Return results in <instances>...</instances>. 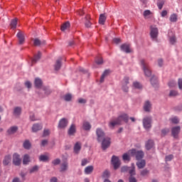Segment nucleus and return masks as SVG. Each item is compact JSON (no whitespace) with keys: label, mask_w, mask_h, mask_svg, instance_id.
<instances>
[{"label":"nucleus","mask_w":182,"mask_h":182,"mask_svg":"<svg viewBox=\"0 0 182 182\" xmlns=\"http://www.w3.org/2000/svg\"><path fill=\"white\" fill-rule=\"evenodd\" d=\"M76 133V125L71 124L70 127L68 129L69 136H73Z\"/></svg>","instance_id":"f3484780"},{"label":"nucleus","mask_w":182,"mask_h":182,"mask_svg":"<svg viewBox=\"0 0 182 182\" xmlns=\"http://www.w3.org/2000/svg\"><path fill=\"white\" fill-rule=\"evenodd\" d=\"M150 109H151V104H150V102H145V104L144 105V109L145 110V112H150Z\"/></svg>","instance_id":"bb28decb"},{"label":"nucleus","mask_w":182,"mask_h":182,"mask_svg":"<svg viewBox=\"0 0 182 182\" xmlns=\"http://www.w3.org/2000/svg\"><path fill=\"white\" fill-rule=\"evenodd\" d=\"M143 126L146 130L151 128V117H146L143 119Z\"/></svg>","instance_id":"20e7f679"},{"label":"nucleus","mask_w":182,"mask_h":182,"mask_svg":"<svg viewBox=\"0 0 182 182\" xmlns=\"http://www.w3.org/2000/svg\"><path fill=\"white\" fill-rule=\"evenodd\" d=\"M145 146H146V150H150V149H153V147L154 146V141H153V140H149L146 143Z\"/></svg>","instance_id":"aec40b11"},{"label":"nucleus","mask_w":182,"mask_h":182,"mask_svg":"<svg viewBox=\"0 0 182 182\" xmlns=\"http://www.w3.org/2000/svg\"><path fill=\"white\" fill-rule=\"evenodd\" d=\"M40 161H48L49 160V156L46 155H41L39 157Z\"/></svg>","instance_id":"4c0bfd02"},{"label":"nucleus","mask_w":182,"mask_h":182,"mask_svg":"<svg viewBox=\"0 0 182 182\" xmlns=\"http://www.w3.org/2000/svg\"><path fill=\"white\" fill-rule=\"evenodd\" d=\"M66 126H68V119L65 118L61 119L58 124V128L65 129Z\"/></svg>","instance_id":"4468645a"},{"label":"nucleus","mask_w":182,"mask_h":182,"mask_svg":"<svg viewBox=\"0 0 182 182\" xmlns=\"http://www.w3.org/2000/svg\"><path fill=\"white\" fill-rule=\"evenodd\" d=\"M168 86L169 87H174V86H176V82L175 81H170L168 82Z\"/></svg>","instance_id":"bf43d9fd"},{"label":"nucleus","mask_w":182,"mask_h":182,"mask_svg":"<svg viewBox=\"0 0 182 182\" xmlns=\"http://www.w3.org/2000/svg\"><path fill=\"white\" fill-rule=\"evenodd\" d=\"M23 147L24 149L29 150V149H31V142H29L28 140H26L23 143Z\"/></svg>","instance_id":"c9c22d12"},{"label":"nucleus","mask_w":182,"mask_h":182,"mask_svg":"<svg viewBox=\"0 0 182 182\" xmlns=\"http://www.w3.org/2000/svg\"><path fill=\"white\" fill-rule=\"evenodd\" d=\"M164 5V1L163 0H159L157 2V6L159 9H163V6Z\"/></svg>","instance_id":"ea45409f"},{"label":"nucleus","mask_w":182,"mask_h":182,"mask_svg":"<svg viewBox=\"0 0 182 182\" xmlns=\"http://www.w3.org/2000/svg\"><path fill=\"white\" fill-rule=\"evenodd\" d=\"M39 167H38V166H33L32 168L30 169V173H35V171H38Z\"/></svg>","instance_id":"de8ad7c7"},{"label":"nucleus","mask_w":182,"mask_h":182,"mask_svg":"<svg viewBox=\"0 0 182 182\" xmlns=\"http://www.w3.org/2000/svg\"><path fill=\"white\" fill-rule=\"evenodd\" d=\"M121 50L122 52H125V53H130L132 52V49L130 48V44L124 43L122 44L121 46Z\"/></svg>","instance_id":"9d476101"},{"label":"nucleus","mask_w":182,"mask_h":182,"mask_svg":"<svg viewBox=\"0 0 182 182\" xmlns=\"http://www.w3.org/2000/svg\"><path fill=\"white\" fill-rule=\"evenodd\" d=\"M170 120L171 122V123H173V124H178V123H179L180 119H178V118L177 117H173L171 118H170Z\"/></svg>","instance_id":"f704fd0d"},{"label":"nucleus","mask_w":182,"mask_h":182,"mask_svg":"<svg viewBox=\"0 0 182 182\" xmlns=\"http://www.w3.org/2000/svg\"><path fill=\"white\" fill-rule=\"evenodd\" d=\"M49 134H50V132L49 131V129H44L43 136L46 137V136H49Z\"/></svg>","instance_id":"603ef678"},{"label":"nucleus","mask_w":182,"mask_h":182,"mask_svg":"<svg viewBox=\"0 0 182 182\" xmlns=\"http://www.w3.org/2000/svg\"><path fill=\"white\" fill-rule=\"evenodd\" d=\"M18 131V127H11L7 130L8 134H15Z\"/></svg>","instance_id":"4be33fe9"},{"label":"nucleus","mask_w":182,"mask_h":182,"mask_svg":"<svg viewBox=\"0 0 182 182\" xmlns=\"http://www.w3.org/2000/svg\"><path fill=\"white\" fill-rule=\"evenodd\" d=\"M181 130V128L180 127H173L171 129L172 136L176 139V137L178 136V133H180V131Z\"/></svg>","instance_id":"f8f14e48"},{"label":"nucleus","mask_w":182,"mask_h":182,"mask_svg":"<svg viewBox=\"0 0 182 182\" xmlns=\"http://www.w3.org/2000/svg\"><path fill=\"white\" fill-rule=\"evenodd\" d=\"M11 155L6 156L4 161H3V164L4 166H8L9 163H11Z\"/></svg>","instance_id":"393cba45"},{"label":"nucleus","mask_w":182,"mask_h":182,"mask_svg":"<svg viewBox=\"0 0 182 182\" xmlns=\"http://www.w3.org/2000/svg\"><path fill=\"white\" fill-rule=\"evenodd\" d=\"M128 171L131 176H134V174H136V171H134V164H133L132 168H129Z\"/></svg>","instance_id":"c03bdc74"},{"label":"nucleus","mask_w":182,"mask_h":182,"mask_svg":"<svg viewBox=\"0 0 182 182\" xmlns=\"http://www.w3.org/2000/svg\"><path fill=\"white\" fill-rule=\"evenodd\" d=\"M78 103H81L82 105H85V103H86V100H85L83 98H80V99H78Z\"/></svg>","instance_id":"0e129e2a"},{"label":"nucleus","mask_w":182,"mask_h":182,"mask_svg":"<svg viewBox=\"0 0 182 182\" xmlns=\"http://www.w3.org/2000/svg\"><path fill=\"white\" fill-rule=\"evenodd\" d=\"M34 45L36 46H39L41 45V41L39 39H38V38H36L34 40Z\"/></svg>","instance_id":"6e6d98bb"},{"label":"nucleus","mask_w":182,"mask_h":182,"mask_svg":"<svg viewBox=\"0 0 182 182\" xmlns=\"http://www.w3.org/2000/svg\"><path fill=\"white\" fill-rule=\"evenodd\" d=\"M21 112H22V109H21V107H17L14 109V113L15 116H19V114H21Z\"/></svg>","instance_id":"58836bf2"},{"label":"nucleus","mask_w":182,"mask_h":182,"mask_svg":"<svg viewBox=\"0 0 182 182\" xmlns=\"http://www.w3.org/2000/svg\"><path fill=\"white\" fill-rule=\"evenodd\" d=\"M178 87L179 89H182V79L178 80Z\"/></svg>","instance_id":"774afa93"},{"label":"nucleus","mask_w":182,"mask_h":182,"mask_svg":"<svg viewBox=\"0 0 182 182\" xmlns=\"http://www.w3.org/2000/svg\"><path fill=\"white\" fill-rule=\"evenodd\" d=\"M167 14H168L167 11L164 10L161 13V16H162V18H164V16H167Z\"/></svg>","instance_id":"680f3d73"},{"label":"nucleus","mask_w":182,"mask_h":182,"mask_svg":"<svg viewBox=\"0 0 182 182\" xmlns=\"http://www.w3.org/2000/svg\"><path fill=\"white\" fill-rule=\"evenodd\" d=\"M110 176V172L109 171H105L103 173V177L107 178Z\"/></svg>","instance_id":"052dcab7"},{"label":"nucleus","mask_w":182,"mask_h":182,"mask_svg":"<svg viewBox=\"0 0 182 182\" xmlns=\"http://www.w3.org/2000/svg\"><path fill=\"white\" fill-rule=\"evenodd\" d=\"M129 153L130 154L131 156L135 157L136 160L138 161L139 160H141L144 157V152L142 151H137L136 149H131L129 151Z\"/></svg>","instance_id":"f03ea898"},{"label":"nucleus","mask_w":182,"mask_h":182,"mask_svg":"<svg viewBox=\"0 0 182 182\" xmlns=\"http://www.w3.org/2000/svg\"><path fill=\"white\" fill-rule=\"evenodd\" d=\"M34 83H35L36 87L39 88L42 86V80L39 78H36Z\"/></svg>","instance_id":"473e14b6"},{"label":"nucleus","mask_w":182,"mask_h":182,"mask_svg":"<svg viewBox=\"0 0 182 182\" xmlns=\"http://www.w3.org/2000/svg\"><path fill=\"white\" fill-rule=\"evenodd\" d=\"M136 166L138 168H144V167H146V161L144 159L138 161V162H136Z\"/></svg>","instance_id":"6ab92c4d"},{"label":"nucleus","mask_w":182,"mask_h":182,"mask_svg":"<svg viewBox=\"0 0 182 182\" xmlns=\"http://www.w3.org/2000/svg\"><path fill=\"white\" fill-rule=\"evenodd\" d=\"M17 38L18 39V43L20 45H23V43L25 42V36H23V33L18 32L17 33Z\"/></svg>","instance_id":"2eb2a0df"},{"label":"nucleus","mask_w":182,"mask_h":182,"mask_svg":"<svg viewBox=\"0 0 182 182\" xmlns=\"http://www.w3.org/2000/svg\"><path fill=\"white\" fill-rule=\"evenodd\" d=\"M25 85L26 87H28V89H31V87H32V84L29 81L26 82Z\"/></svg>","instance_id":"e2e57ef3"},{"label":"nucleus","mask_w":182,"mask_h":182,"mask_svg":"<svg viewBox=\"0 0 182 182\" xmlns=\"http://www.w3.org/2000/svg\"><path fill=\"white\" fill-rule=\"evenodd\" d=\"M144 19H150V18H152L154 14L150 10H145L144 11Z\"/></svg>","instance_id":"dca6fc26"},{"label":"nucleus","mask_w":182,"mask_h":182,"mask_svg":"<svg viewBox=\"0 0 182 182\" xmlns=\"http://www.w3.org/2000/svg\"><path fill=\"white\" fill-rule=\"evenodd\" d=\"M109 73L110 71L109 70H107L103 73L100 78L101 83H103V82H105V77H106V76H107V75H109Z\"/></svg>","instance_id":"c756f323"},{"label":"nucleus","mask_w":182,"mask_h":182,"mask_svg":"<svg viewBox=\"0 0 182 182\" xmlns=\"http://www.w3.org/2000/svg\"><path fill=\"white\" fill-rule=\"evenodd\" d=\"M150 35L152 39H156L159 36V29L156 27L151 26Z\"/></svg>","instance_id":"0eeeda50"},{"label":"nucleus","mask_w":182,"mask_h":182,"mask_svg":"<svg viewBox=\"0 0 182 182\" xmlns=\"http://www.w3.org/2000/svg\"><path fill=\"white\" fill-rule=\"evenodd\" d=\"M96 134L97 136V141H102V140H103V138L105 137V132H103V129L97 128L96 129Z\"/></svg>","instance_id":"6e6552de"},{"label":"nucleus","mask_w":182,"mask_h":182,"mask_svg":"<svg viewBox=\"0 0 182 182\" xmlns=\"http://www.w3.org/2000/svg\"><path fill=\"white\" fill-rule=\"evenodd\" d=\"M82 149V143L76 142L74 145L73 151L75 154H79L80 153V150Z\"/></svg>","instance_id":"9b49d317"},{"label":"nucleus","mask_w":182,"mask_h":182,"mask_svg":"<svg viewBox=\"0 0 182 182\" xmlns=\"http://www.w3.org/2000/svg\"><path fill=\"white\" fill-rule=\"evenodd\" d=\"M173 155H168L166 156V161H171L173 160Z\"/></svg>","instance_id":"5fc2aeb1"},{"label":"nucleus","mask_w":182,"mask_h":182,"mask_svg":"<svg viewBox=\"0 0 182 182\" xmlns=\"http://www.w3.org/2000/svg\"><path fill=\"white\" fill-rule=\"evenodd\" d=\"M133 86L135 87V89H141L142 87L141 84H140L139 82H134Z\"/></svg>","instance_id":"37998d69"},{"label":"nucleus","mask_w":182,"mask_h":182,"mask_svg":"<svg viewBox=\"0 0 182 182\" xmlns=\"http://www.w3.org/2000/svg\"><path fill=\"white\" fill-rule=\"evenodd\" d=\"M61 65H62V63H61L60 60H58L55 63V70H59V69H60Z\"/></svg>","instance_id":"e433bc0d"},{"label":"nucleus","mask_w":182,"mask_h":182,"mask_svg":"<svg viewBox=\"0 0 182 182\" xmlns=\"http://www.w3.org/2000/svg\"><path fill=\"white\" fill-rule=\"evenodd\" d=\"M127 85H129V77H125L122 82V90L124 92H129Z\"/></svg>","instance_id":"ddd939ff"},{"label":"nucleus","mask_w":182,"mask_h":182,"mask_svg":"<svg viewBox=\"0 0 182 182\" xmlns=\"http://www.w3.org/2000/svg\"><path fill=\"white\" fill-rule=\"evenodd\" d=\"M18 25V19H13L11 22L10 26L11 29H16V26Z\"/></svg>","instance_id":"c85d7f7f"},{"label":"nucleus","mask_w":182,"mask_h":182,"mask_svg":"<svg viewBox=\"0 0 182 182\" xmlns=\"http://www.w3.org/2000/svg\"><path fill=\"white\" fill-rule=\"evenodd\" d=\"M177 95H178L177 91L172 90L170 92L169 96H177Z\"/></svg>","instance_id":"13d9d810"},{"label":"nucleus","mask_w":182,"mask_h":182,"mask_svg":"<svg viewBox=\"0 0 182 182\" xmlns=\"http://www.w3.org/2000/svg\"><path fill=\"white\" fill-rule=\"evenodd\" d=\"M94 167L93 166H88L85 168V174H92L93 173Z\"/></svg>","instance_id":"b1692460"},{"label":"nucleus","mask_w":182,"mask_h":182,"mask_svg":"<svg viewBox=\"0 0 182 182\" xmlns=\"http://www.w3.org/2000/svg\"><path fill=\"white\" fill-rule=\"evenodd\" d=\"M60 164V159H56L53 161V164H54V166H58V164Z\"/></svg>","instance_id":"3c124183"},{"label":"nucleus","mask_w":182,"mask_h":182,"mask_svg":"<svg viewBox=\"0 0 182 182\" xmlns=\"http://www.w3.org/2000/svg\"><path fill=\"white\" fill-rule=\"evenodd\" d=\"M41 52H38L37 55H34L33 58L31 59V65H35V63L41 59Z\"/></svg>","instance_id":"a211bd4d"},{"label":"nucleus","mask_w":182,"mask_h":182,"mask_svg":"<svg viewBox=\"0 0 182 182\" xmlns=\"http://www.w3.org/2000/svg\"><path fill=\"white\" fill-rule=\"evenodd\" d=\"M110 146V138L107 137L102 140V147L103 150H106Z\"/></svg>","instance_id":"1a4fd4ad"},{"label":"nucleus","mask_w":182,"mask_h":182,"mask_svg":"<svg viewBox=\"0 0 182 182\" xmlns=\"http://www.w3.org/2000/svg\"><path fill=\"white\" fill-rule=\"evenodd\" d=\"M170 132V130L168 129H164L161 131V135L162 136H166V134H167V132Z\"/></svg>","instance_id":"864d4df0"},{"label":"nucleus","mask_w":182,"mask_h":182,"mask_svg":"<svg viewBox=\"0 0 182 182\" xmlns=\"http://www.w3.org/2000/svg\"><path fill=\"white\" fill-rule=\"evenodd\" d=\"M87 163H89V161H87L86 159H82L81 162V166H86V164H87Z\"/></svg>","instance_id":"69168bd1"},{"label":"nucleus","mask_w":182,"mask_h":182,"mask_svg":"<svg viewBox=\"0 0 182 182\" xmlns=\"http://www.w3.org/2000/svg\"><path fill=\"white\" fill-rule=\"evenodd\" d=\"M151 83L152 86H156V85H159V80H157V77H152L151 78Z\"/></svg>","instance_id":"72a5a7b5"},{"label":"nucleus","mask_w":182,"mask_h":182,"mask_svg":"<svg viewBox=\"0 0 182 182\" xmlns=\"http://www.w3.org/2000/svg\"><path fill=\"white\" fill-rule=\"evenodd\" d=\"M169 42H170V43H171V45H174V43L176 42V36H173L171 37L169 39Z\"/></svg>","instance_id":"8fccbe9b"},{"label":"nucleus","mask_w":182,"mask_h":182,"mask_svg":"<svg viewBox=\"0 0 182 182\" xmlns=\"http://www.w3.org/2000/svg\"><path fill=\"white\" fill-rule=\"evenodd\" d=\"M69 28H70V23H69V21H67L61 26V31L63 32L65 31H67V29H69Z\"/></svg>","instance_id":"a878e982"},{"label":"nucleus","mask_w":182,"mask_h":182,"mask_svg":"<svg viewBox=\"0 0 182 182\" xmlns=\"http://www.w3.org/2000/svg\"><path fill=\"white\" fill-rule=\"evenodd\" d=\"M171 22H177V15L176 14H173L170 16Z\"/></svg>","instance_id":"a19ab883"},{"label":"nucleus","mask_w":182,"mask_h":182,"mask_svg":"<svg viewBox=\"0 0 182 182\" xmlns=\"http://www.w3.org/2000/svg\"><path fill=\"white\" fill-rule=\"evenodd\" d=\"M105 22H106V16L105 14H100V18H99V23H100V25H105Z\"/></svg>","instance_id":"cd10ccee"},{"label":"nucleus","mask_w":182,"mask_h":182,"mask_svg":"<svg viewBox=\"0 0 182 182\" xmlns=\"http://www.w3.org/2000/svg\"><path fill=\"white\" fill-rule=\"evenodd\" d=\"M141 66L145 73V76L150 77L151 76V71L150 70V68L149 67V64L144 60H141Z\"/></svg>","instance_id":"7ed1b4c3"},{"label":"nucleus","mask_w":182,"mask_h":182,"mask_svg":"<svg viewBox=\"0 0 182 182\" xmlns=\"http://www.w3.org/2000/svg\"><path fill=\"white\" fill-rule=\"evenodd\" d=\"M31 162V157L29 156V155L26 154L23 156V164H29V163Z\"/></svg>","instance_id":"5701e85b"},{"label":"nucleus","mask_w":182,"mask_h":182,"mask_svg":"<svg viewBox=\"0 0 182 182\" xmlns=\"http://www.w3.org/2000/svg\"><path fill=\"white\" fill-rule=\"evenodd\" d=\"M21 156L18 154H14L13 155V164L14 166H21Z\"/></svg>","instance_id":"423d86ee"},{"label":"nucleus","mask_w":182,"mask_h":182,"mask_svg":"<svg viewBox=\"0 0 182 182\" xmlns=\"http://www.w3.org/2000/svg\"><path fill=\"white\" fill-rule=\"evenodd\" d=\"M130 157H132V155L129 153L124 154L122 156V159L124 161H129L130 160Z\"/></svg>","instance_id":"2f4dec72"},{"label":"nucleus","mask_w":182,"mask_h":182,"mask_svg":"<svg viewBox=\"0 0 182 182\" xmlns=\"http://www.w3.org/2000/svg\"><path fill=\"white\" fill-rule=\"evenodd\" d=\"M111 163L114 170H117V168L120 167V160L119 159V157L116 156H112Z\"/></svg>","instance_id":"39448f33"},{"label":"nucleus","mask_w":182,"mask_h":182,"mask_svg":"<svg viewBox=\"0 0 182 182\" xmlns=\"http://www.w3.org/2000/svg\"><path fill=\"white\" fill-rule=\"evenodd\" d=\"M64 100H65V102H70L72 100V95L71 94H66L64 96Z\"/></svg>","instance_id":"79ce46f5"},{"label":"nucleus","mask_w":182,"mask_h":182,"mask_svg":"<svg viewBox=\"0 0 182 182\" xmlns=\"http://www.w3.org/2000/svg\"><path fill=\"white\" fill-rule=\"evenodd\" d=\"M147 174H149V171H147V169H144L141 171V176L143 177H144V176H147Z\"/></svg>","instance_id":"09e8293b"},{"label":"nucleus","mask_w":182,"mask_h":182,"mask_svg":"<svg viewBox=\"0 0 182 182\" xmlns=\"http://www.w3.org/2000/svg\"><path fill=\"white\" fill-rule=\"evenodd\" d=\"M68 170V163H64L61 165V171H65Z\"/></svg>","instance_id":"a18cd8bd"},{"label":"nucleus","mask_w":182,"mask_h":182,"mask_svg":"<svg viewBox=\"0 0 182 182\" xmlns=\"http://www.w3.org/2000/svg\"><path fill=\"white\" fill-rule=\"evenodd\" d=\"M129 168H130L129 167L123 166V167H122V168H121V171H122V173H124L125 171H129Z\"/></svg>","instance_id":"4d7b16f0"},{"label":"nucleus","mask_w":182,"mask_h":182,"mask_svg":"<svg viewBox=\"0 0 182 182\" xmlns=\"http://www.w3.org/2000/svg\"><path fill=\"white\" fill-rule=\"evenodd\" d=\"M42 124H34L32 127V130L34 132H38V130H42Z\"/></svg>","instance_id":"412c9836"},{"label":"nucleus","mask_w":182,"mask_h":182,"mask_svg":"<svg viewBox=\"0 0 182 182\" xmlns=\"http://www.w3.org/2000/svg\"><path fill=\"white\" fill-rule=\"evenodd\" d=\"M129 182H137V180L136 179V178L131 176L129 178Z\"/></svg>","instance_id":"338daca9"},{"label":"nucleus","mask_w":182,"mask_h":182,"mask_svg":"<svg viewBox=\"0 0 182 182\" xmlns=\"http://www.w3.org/2000/svg\"><path fill=\"white\" fill-rule=\"evenodd\" d=\"M129 122V115L122 112L121 113L116 120H111L109 123V129H114V126L117 124H123V123H127Z\"/></svg>","instance_id":"f257e3e1"},{"label":"nucleus","mask_w":182,"mask_h":182,"mask_svg":"<svg viewBox=\"0 0 182 182\" xmlns=\"http://www.w3.org/2000/svg\"><path fill=\"white\" fill-rule=\"evenodd\" d=\"M95 62L97 65H102V63H103V58H102V57H100L99 58H97L95 60Z\"/></svg>","instance_id":"49530a36"},{"label":"nucleus","mask_w":182,"mask_h":182,"mask_svg":"<svg viewBox=\"0 0 182 182\" xmlns=\"http://www.w3.org/2000/svg\"><path fill=\"white\" fill-rule=\"evenodd\" d=\"M82 128L84 130H90L92 129V125H90V123L85 122L82 124Z\"/></svg>","instance_id":"7c9ffc66"}]
</instances>
